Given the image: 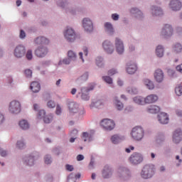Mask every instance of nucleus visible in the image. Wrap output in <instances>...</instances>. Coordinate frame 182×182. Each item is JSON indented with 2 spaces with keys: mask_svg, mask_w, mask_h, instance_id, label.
Returning a JSON list of instances; mask_svg holds the SVG:
<instances>
[{
  "mask_svg": "<svg viewBox=\"0 0 182 182\" xmlns=\"http://www.w3.org/2000/svg\"><path fill=\"white\" fill-rule=\"evenodd\" d=\"M156 174V168L153 164H146L141 168L139 176L142 180H151Z\"/></svg>",
  "mask_w": 182,
  "mask_h": 182,
  "instance_id": "obj_1",
  "label": "nucleus"
},
{
  "mask_svg": "<svg viewBox=\"0 0 182 182\" xmlns=\"http://www.w3.org/2000/svg\"><path fill=\"white\" fill-rule=\"evenodd\" d=\"M174 36V27L171 23H164L161 28L159 36L166 41L171 39Z\"/></svg>",
  "mask_w": 182,
  "mask_h": 182,
  "instance_id": "obj_2",
  "label": "nucleus"
},
{
  "mask_svg": "<svg viewBox=\"0 0 182 182\" xmlns=\"http://www.w3.org/2000/svg\"><path fill=\"white\" fill-rule=\"evenodd\" d=\"M95 87H96L95 82H91L87 86L81 87L80 92H78V95H80V97L84 102H89V100H90L89 92H92V90H95Z\"/></svg>",
  "mask_w": 182,
  "mask_h": 182,
  "instance_id": "obj_3",
  "label": "nucleus"
},
{
  "mask_svg": "<svg viewBox=\"0 0 182 182\" xmlns=\"http://www.w3.org/2000/svg\"><path fill=\"white\" fill-rule=\"evenodd\" d=\"M117 177L121 181H129L132 177V171L127 166H121L117 169Z\"/></svg>",
  "mask_w": 182,
  "mask_h": 182,
  "instance_id": "obj_4",
  "label": "nucleus"
},
{
  "mask_svg": "<svg viewBox=\"0 0 182 182\" xmlns=\"http://www.w3.org/2000/svg\"><path fill=\"white\" fill-rule=\"evenodd\" d=\"M58 6L65 9L67 14H70L71 15H76L77 12V6L75 2H69L61 1L58 3Z\"/></svg>",
  "mask_w": 182,
  "mask_h": 182,
  "instance_id": "obj_5",
  "label": "nucleus"
},
{
  "mask_svg": "<svg viewBox=\"0 0 182 182\" xmlns=\"http://www.w3.org/2000/svg\"><path fill=\"white\" fill-rule=\"evenodd\" d=\"M63 37L66 42L68 43H73L76 38H77V35L76 34V31L75 29L70 26L66 27L63 32Z\"/></svg>",
  "mask_w": 182,
  "mask_h": 182,
  "instance_id": "obj_6",
  "label": "nucleus"
},
{
  "mask_svg": "<svg viewBox=\"0 0 182 182\" xmlns=\"http://www.w3.org/2000/svg\"><path fill=\"white\" fill-rule=\"evenodd\" d=\"M82 27L86 33H92L95 31V23H93V19L90 17H85L82 18Z\"/></svg>",
  "mask_w": 182,
  "mask_h": 182,
  "instance_id": "obj_7",
  "label": "nucleus"
},
{
  "mask_svg": "<svg viewBox=\"0 0 182 182\" xmlns=\"http://www.w3.org/2000/svg\"><path fill=\"white\" fill-rule=\"evenodd\" d=\"M131 137L135 141H141L144 137V129L141 127H135L131 132Z\"/></svg>",
  "mask_w": 182,
  "mask_h": 182,
  "instance_id": "obj_8",
  "label": "nucleus"
},
{
  "mask_svg": "<svg viewBox=\"0 0 182 182\" xmlns=\"http://www.w3.org/2000/svg\"><path fill=\"white\" fill-rule=\"evenodd\" d=\"M144 160L143 154L139 152H134L129 158V161L132 166H139L141 164Z\"/></svg>",
  "mask_w": 182,
  "mask_h": 182,
  "instance_id": "obj_9",
  "label": "nucleus"
},
{
  "mask_svg": "<svg viewBox=\"0 0 182 182\" xmlns=\"http://www.w3.org/2000/svg\"><path fill=\"white\" fill-rule=\"evenodd\" d=\"M21 102L18 100H13L9 105V112L11 114H19L21 113Z\"/></svg>",
  "mask_w": 182,
  "mask_h": 182,
  "instance_id": "obj_10",
  "label": "nucleus"
},
{
  "mask_svg": "<svg viewBox=\"0 0 182 182\" xmlns=\"http://www.w3.org/2000/svg\"><path fill=\"white\" fill-rule=\"evenodd\" d=\"M26 55V47L22 44L17 45L14 50V56L16 59H22Z\"/></svg>",
  "mask_w": 182,
  "mask_h": 182,
  "instance_id": "obj_11",
  "label": "nucleus"
},
{
  "mask_svg": "<svg viewBox=\"0 0 182 182\" xmlns=\"http://www.w3.org/2000/svg\"><path fill=\"white\" fill-rule=\"evenodd\" d=\"M102 49L107 55L114 53V44L110 40H105L102 43Z\"/></svg>",
  "mask_w": 182,
  "mask_h": 182,
  "instance_id": "obj_12",
  "label": "nucleus"
},
{
  "mask_svg": "<svg viewBox=\"0 0 182 182\" xmlns=\"http://www.w3.org/2000/svg\"><path fill=\"white\" fill-rule=\"evenodd\" d=\"M129 13L137 21H143L144 19V13L139 7H131L129 9Z\"/></svg>",
  "mask_w": 182,
  "mask_h": 182,
  "instance_id": "obj_13",
  "label": "nucleus"
},
{
  "mask_svg": "<svg viewBox=\"0 0 182 182\" xmlns=\"http://www.w3.org/2000/svg\"><path fill=\"white\" fill-rule=\"evenodd\" d=\"M66 105L70 114L73 115L79 112V103L69 100L67 101Z\"/></svg>",
  "mask_w": 182,
  "mask_h": 182,
  "instance_id": "obj_14",
  "label": "nucleus"
},
{
  "mask_svg": "<svg viewBox=\"0 0 182 182\" xmlns=\"http://www.w3.org/2000/svg\"><path fill=\"white\" fill-rule=\"evenodd\" d=\"M138 69L137 63L134 61H129L125 66V70L128 75H134Z\"/></svg>",
  "mask_w": 182,
  "mask_h": 182,
  "instance_id": "obj_15",
  "label": "nucleus"
},
{
  "mask_svg": "<svg viewBox=\"0 0 182 182\" xmlns=\"http://www.w3.org/2000/svg\"><path fill=\"white\" fill-rule=\"evenodd\" d=\"M48 53H49V49L46 46H38L35 51H34V55L37 58H45Z\"/></svg>",
  "mask_w": 182,
  "mask_h": 182,
  "instance_id": "obj_16",
  "label": "nucleus"
},
{
  "mask_svg": "<svg viewBox=\"0 0 182 182\" xmlns=\"http://www.w3.org/2000/svg\"><path fill=\"white\" fill-rule=\"evenodd\" d=\"M114 46L118 55H123V53H124V43L122 38L119 37L115 38Z\"/></svg>",
  "mask_w": 182,
  "mask_h": 182,
  "instance_id": "obj_17",
  "label": "nucleus"
},
{
  "mask_svg": "<svg viewBox=\"0 0 182 182\" xmlns=\"http://www.w3.org/2000/svg\"><path fill=\"white\" fill-rule=\"evenodd\" d=\"M114 173V169H113L112 166L105 165L102 170V178L105 180H109V178H112V177H113Z\"/></svg>",
  "mask_w": 182,
  "mask_h": 182,
  "instance_id": "obj_18",
  "label": "nucleus"
},
{
  "mask_svg": "<svg viewBox=\"0 0 182 182\" xmlns=\"http://www.w3.org/2000/svg\"><path fill=\"white\" fill-rule=\"evenodd\" d=\"M100 126H102L104 130H107V132H110L114 129V121L109 119H104L100 122Z\"/></svg>",
  "mask_w": 182,
  "mask_h": 182,
  "instance_id": "obj_19",
  "label": "nucleus"
},
{
  "mask_svg": "<svg viewBox=\"0 0 182 182\" xmlns=\"http://www.w3.org/2000/svg\"><path fill=\"white\" fill-rule=\"evenodd\" d=\"M35 161H36V158L33 154L26 155L22 159L23 164H24V166H27L28 167L35 166Z\"/></svg>",
  "mask_w": 182,
  "mask_h": 182,
  "instance_id": "obj_20",
  "label": "nucleus"
},
{
  "mask_svg": "<svg viewBox=\"0 0 182 182\" xmlns=\"http://www.w3.org/2000/svg\"><path fill=\"white\" fill-rule=\"evenodd\" d=\"M168 6L173 12H178L181 11L182 2L180 0H171Z\"/></svg>",
  "mask_w": 182,
  "mask_h": 182,
  "instance_id": "obj_21",
  "label": "nucleus"
},
{
  "mask_svg": "<svg viewBox=\"0 0 182 182\" xmlns=\"http://www.w3.org/2000/svg\"><path fill=\"white\" fill-rule=\"evenodd\" d=\"M182 141V130L180 128L176 129L172 134V141L175 144H179Z\"/></svg>",
  "mask_w": 182,
  "mask_h": 182,
  "instance_id": "obj_22",
  "label": "nucleus"
},
{
  "mask_svg": "<svg viewBox=\"0 0 182 182\" xmlns=\"http://www.w3.org/2000/svg\"><path fill=\"white\" fill-rule=\"evenodd\" d=\"M104 31L108 36H114V33H116L114 27L111 22H105L104 23Z\"/></svg>",
  "mask_w": 182,
  "mask_h": 182,
  "instance_id": "obj_23",
  "label": "nucleus"
},
{
  "mask_svg": "<svg viewBox=\"0 0 182 182\" xmlns=\"http://www.w3.org/2000/svg\"><path fill=\"white\" fill-rule=\"evenodd\" d=\"M151 15L154 18L163 16L164 15V11H163V9H161V7L154 5L151 7Z\"/></svg>",
  "mask_w": 182,
  "mask_h": 182,
  "instance_id": "obj_24",
  "label": "nucleus"
},
{
  "mask_svg": "<svg viewBox=\"0 0 182 182\" xmlns=\"http://www.w3.org/2000/svg\"><path fill=\"white\" fill-rule=\"evenodd\" d=\"M154 79L156 83H163L164 80V72H163V70L156 69L154 73Z\"/></svg>",
  "mask_w": 182,
  "mask_h": 182,
  "instance_id": "obj_25",
  "label": "nucleus"
},
{
  "mask_svg": "<svg viewBox=\"0 0 182 182\" xmlns=\"http://www.w3.org/2000/svg\"><path fill=\"white\" fill-rule=\"evenodd\" d=\"M50 41L48 40V38L43 36H39L33 39V43L34 45H49Z\"/></svg>",
  "mask_w": 182,
  "mask_h": 182,
  "instance_id": "obj_26",
  "label": "nucleus"
},
{
  "mask_svg": "<svg viewBox=\"0 0 182 182\" xmlns=\"http://www.w3.org/2000/svg\"><path fill=\"white\" fill-rule=\"evenodd\" d=\"M165 52L166 48H164V46L159 44L156 46L154 53L156 58H159V59L164 58Z\"/></svg>",
  "mask_w": 182,
  "mask_h": 182,
  "instance_id": "obj_27",
  "label": "nucleus"
},
{
  "mask_svg": "<svg viewBox=\"0 0 182 182\" xmlns=\"http://www.w3.org/2000/svg\"><path fill=\"white\" fill-rule=\"evenodd\" d=\"M158 122L161 124H168L170 122V118H168V114L166 112H161L157 115Z\"/></svg>",
  "mask_w": 182,
  "mask_h": 182,
  "instance_id": "obj_28",
  "label": "nucleus"
},
{
  "mask_svg": "<svg viewBox=\"0 0 182 182\" xmlns=\"http://www.w3.org/2000/svg\"><path fill=\"white\" fill-rule=\"evenodd\" d=\"M18 127L23 132H28L31 129V124L26 119H21L18 122Z\"/></svg>",
  "mask_w": 182,
  "mask_h": 182,
  "instance_id": "obj_29",
  "label": "nucleus"
},
{
  "mask_svg": "<svg viewBox=\"0 0 182 182\" xmlns=\"http://www.w3.org/2000/svg\"><path fill=\"white\" fill-rule=\"evenodd\" d=\"M126 140V136L124 135L114 134L111 137V141L113 144H119L122 141Z\"/></svg>",
  "mask_w": 182,
  "mask_h": 182,
  "instance_id": "obj_30",
  "label": "nucleus"
},
{
  "mask_svg": "<svg viewBox=\"0 0 182 182\" xmlns=\"http://www.w3.org/2000/svg\"><path fill=\"white\" fill-rule=\"evenodd\" d=\"M142 84L148 90H154V82L149 78H144L142 80Z\"/></svg>",
  "mask_w": 182,
  "mask_h": 182,
  "instance_id": "obj_31",
  "label": "nucleus"
},
{
  "mask_svg": "<svg viewBox=\"0 0 182 182\" xmlns=\"http://www.w3.org/2000/svg\"><path fill=\"white\" fill-rule=\"evenodd\" d=\"M84 56L87 57L89 56V48L86 46H82V51L78 53L79 59L81 60L82 63H85V58Z\"/></svg>",
  "mask_w": 182,
  "mask_h": 182,
  "instance_id": "obj_32",
  "label": "nucleus"
},
{
  "mask_svg": "<svg viewBox=\"0 0 182 182\" xmlns=\"http://www.w3.org/2000/svg\"><path fill=\"white\" fill-rule=\"evenodd\" d=\"M172 52L176 55L182 53V44L180 42H176L172 45Z\"/></svg>",
  "mask_w": 182,
  "mask_h": 182,
  "instance_id": "obj_33",
  "label": "nucleus"
},
{
  "mask_svg": "<svg viewBox=\"0 0 182 182\" xmlns=\"http://www.w3.org/2000/svg\"><path fill=\"white\" fill-rule=\"evenodd\" d=\"M157 100H159V97L156 95L151 94L145 97V105L156 103Z\"/></svg>",
  "mask_w": 182,
  "mask_h": 182,
  "instance_id": "obj_34",
  "label": "nucleus"
},
{
  "mask_svg": "<svg viewBox=\"0 0 182 182\" xmlns=\"http://www.w3.org/2000/svg\"><path fill=\"white\" fill-rule=\"evenodd\" d=\"M132 100L139 106H144L146 105V98L139 95L134 97Z\"/></svg>",
  "mask_w": 182,
  "mask_h": 182,
  "instance_id": "obj_35",
  "label": "nucleus"
},
{
  "mask_svg": "<svg viewBox=\"0 0 182 182\" xmlns=\"http://www.w3.org/2000/svg\"><path fill=\"white\" fill-rule=\"evenodd\" d=\"M113 103L116 109H118L119 112H121V110H123L124 105H123V102H122V101L119 100L118 97H114Z\"/></svg>",
  "mask_w": 182,
  "mask_h": 182,
  "instance_id": "obj_36",
  "label": "nucleus"
},
{
  "mask_svg": "<svg viewBox=\"0 0 182 182\" xmlns=\"http://www.w3.org/2000/svg\"><path fill=\"white\" fill-rule=\"evenodd\" d=\"M103 107V101L102 100H98L96 101H92L90 105V109H100Z\"/></svg>",
  "mask_w": 182,
  "mask_h": 182,
  "instance_id": "obj_37",
  "label": "nucleus"
},
{
  "mask_svg": "<svg viewBox=\"0 0 182 182\" xmlns=\"http://www.w3.org/2000/svg\"><path fill=\"white\" fill-rule=\"evenodd\" d=\"M30 89L33 93H38L41 90V84L38 82L34 81L31 82Z\"/></svg>",
  "mask_w": 182,
  "mask_h": 182,
  "instance_id": "obj_38",
  "label": "nucleus"
},
{
  "mask_svg": "<svg viewBox=\"0 0 182 182\" xmlns=\"http://www.w3.org/2000/svg\"><path fill=\"white\" fill-rule=\"evenodd\" d=\"M146 112H148V113H151L152 114H156L160 112V107L157 105H151L146 108Z\"/></svg>",
  "mask_w": 182,
  "mask_h": 182,
  "instance_id": "obj_39",
  "label": "nucleus"
},
{
  "mask_svg": "<svg viewBox=\"0 0 182 182\" xmlns=\"http://www.w3.org/2000/svg\"><path fill=\"white\" fill-rule=\"evenodd\" d=\"M16 147L18 150H24V149H26V141H25V139H21L18 140L16 144Z\"/></svg>",
  "mask_w": 182,
  "mask_h": 182,
  "instance_id": "obj_40",
  "label": "nucleus"
},
{
  "mask_svg": "<svg viewBox=\"0 0 182 182\" xmlns=\"http://www.w3.org/2000/svg\"><path fill=\"white\" fill-rule=\"evenodd\" d=\"M126 92L128 95H139V88L135 86H129L126 88Z\"/></svg>",
  "mask_w": 182,
  "mask_h": 182,
  "instance_id": "obj_41",
  "label": "nucleus"
},
{
  "mask_svg": "<svg viewBox=\"0 0 182 182\" xmlns=\"http://www.w3.org/2000/svg\"><path fill=\"white\" fill-rule=\"evenodd\" d=\"M95 65L97 68H105V60L102 56H97L95 58Z\"/></svg>",
  "mask_w": 182,
  "mask_h": 182,
  "instance_id": "obj_42",
  "label": "nucleus"
},
{
  "mask_svg": "<svg viewBox=\"0 0 182 182\" xmlns=\"http://www.w3.org/2000/svg\"><path fill=\"white\" fill-rule=\"evenodd\" d=\"M67 56L73 62H75L77 59V54H76V52L70 50L67 53Z\"/></svg>",
  "mask_w": 182,
  "mask_h": 182,
  "instance_id": "obj_43",
  "label": "nucleus"
},
{
  "mask_svg": "<svg viewBox=\"0 0 182 182\" xmlns=\"http://www.w3.org/2000/svg\"><path fill=\"white\" fill-rule=\"evenodd\" d=\"M43 160H44L45 164H46L47 166H50V164L53 163V159L52 158L51 154H46L44 156Z\"/></svg>",
  "mask_w": 182,
  "mask_h": 182,
  "instance_id": "obj_44",
  "label": "nucleus"
},
{
  "mask_svg": "<svg viewBox=\"0 0 182 182\" xmlns=\"http://www.w3.org/2000/svg\"><path fill=\"white\" fill-rule=\"evenodd\" d=\"M44 123L49 124L53 120V114H48L43 118Z\"/></svg>",
  "mask_w": 182,
  "mask_h": 182,
  "instance_id": "obj_45",
  "label": "nucleus"
},
{
  "mask_svg": "<svg viewBox=\"0 0 182 182\" xmlns=\"http://www.w3.org/2000/svg\"><path fill=\"white\" fill-rule=\"evenodd\" d=\"M95 168H96V160L92 156L91 157L90 161L88 164V168L89 170H95Z\"/></svg>",
  "mask_w": 182,
  "mask_h": 182,
  "instance_id": "obj_46",
  "label": "nucleus"
},
{
  "mask_svg": "<svg viewBox=\"0 0 182 182\" xmlns=\"http://www.w3.org/2000/svg\"><path fill=\"white\" fill-rule=\"evenodd\" d=\"M175 93L176 96H181L182 95V82L178 84L176 87H175Z\"/></svg>",
  "mask_w": 182,
  "mask_h": 182,
  "instance_id": "obj_47",
  "label": "nucleus"
},
{
  "mask_svg": "<svg viewBox=\"0 0 182 182\" xmlns=\"http://www.w3.org/2000/svg\"><path fill=\"white\" fill-rule=\"evenodd\" d=\"M89 79V72H85L80 77H78L77 80L80 82H86Z\"/></svg>",
  "mask_w": 182,
  "mask_h": 182,
  "instance_id": "obj_48",
  "label": "nucleus"
},
{
  "mask_svg": "<svg viewBox=\"0 0 182 182\" xmlns=\"http://www.w3.org/2000/svg\"><path fill=\"white\" fill-rule=\"evenodd\" d=\"M71 62H73L68 57L63 58V60H60L58 62V65H69Z\"/></svg>",
  "mask_w": 182,
  "mask_h": 182,
  "instance_id": "obj_49",
  "label": "nucleus"
},
{
  "mask_svg": "<svg viewBox=\"0 0 182 182\" xmlns=\"http://www.w3.org/2000/svg\"><path fill=\"white\" fill-rule=\"evenodd\" d=\"M47 107L48 109H55L56 107V102L53 100H48L47 102Z\"/></svg>",
  "mask_w": 182,
  "mask_h": 182,
  "instance_id": "obj_50",
  "label": "nucleus"
},
{
  "mask_svg": "<svg viewBox=\"0 0 182 182\" xmlns=\"http://www.w3.org/2000/svg\"><path fill=\"white\" fill-rule=\"evenodd\" d=\"M102 80L107 83V85H113V78L110 77V76H103Z\"/></svg>",
  "mask_w": 182,
  "mask_h": 182,
  "instance_id": "obj_51",
  "label": "nucleus"
},
{
  "mask_svg": "<svg viewBox=\"0 0 182 182\" xmlns=\"http://www.w3.org/2000/svg\"><path fill=\"white\" fill-rule=\"evenodd\" d=\"M166 140V136L164 135V134H159L157 136L156 141L159 143V144L164 143V141Z\"/></svg>",
  "mask_w": 182,
  "mask_h": 182,
  "instance_id": "obj_52",
  "label": "nucleus"
},
{
  "mask_svg": "<svg viewBox=\"0 0 182 182\" xmlns=\"http://www.w3.org/2000/svg\"><path fill=\"white\" fill-rule=\"evenodd\" d=\"M46 116L45 109H40L37 114L38 119H43Z\"/></svg>",
  "mask_w": 182,
  "mask_h": 182,
  "instance_id": "obj_53",
  "label": "nucleus"
},
{
  "mask_svg": "<svg viewBox=\"0 0 182 182\" xmlns=\"http://www.w3.org/2000/svg\"><path fill=\"white\" fill-rule=\"evenodd\" d=\"M18 38L21 39V41H23L26 39V33L23 30H20L19 34H18Z\"/></svg>",
  "mask_w": 182,
  "mask_h": 182,
  "instance_id": "obj_54",
  "label": "nucleus"
},
{
  "mask_svg": "<svg viewBox=\"0 0 182 182\" xmlns=\"http://www.w3.org/2000/svg\"><path fill=\"white\" fill-rule=\"evenodd\" d=\"M26 58L28 60H32L33 55L32 53V50H28L26 53Z\"/></svg>",
  "mask_w": 182,
  "mask_h": 182,
  "instance_id": "obj_55",
  "label": "nucleus"
},
{
  "mask_svg": "<svg viewBox=\"0 0 182 182\" xmlns=\"http://www.w3.org/2000/svg\"><path fill=\"white\" fill-rule=\"evenodd\" d=\"M90 134H89V133H87V132L82 133V140L84 141H90Z\"/></svg>",
  "mask_w": 182,
  "mask_h": 182,
  "instance_id": "obj_56",
  "label": "nucleus"
},
{
  "mask_svg": "<svg viewBox=\"0 0 182 182\" xmlns=\"http://www.w3.org/2000/svg\"><path fill=\"white\" fill-rule=\"evenodd\" d=\"M6 121V117H5V114L0 112V126H2L4 123Z\"/></svg>",
  "mask_w": 182,
  "mask_h": 182,
  "instance_id": "obj_57",
  "label": "nucleus"
},
{
  "mask_svg": "<svg viewBox=\"0 0 182 182\" xmlns=\"http://www.w3.org/2000/svg\"><path fill=\"white\" fill-rule=\"evenodd\" d=\"M55 114H57V116L62 114V107L59 104L56 105Z\"/></svg>",
  "mask_w": 182,
  "mask_h": 182,
  "instance_id": "obj_58",
  "label": "nucleus"
},
{
  "mask_svg": "<svg viewBox=\"0 0 182 182\" xmlns=\"http://www.w3.org/2000/svg\"><path fill=\"white\" fill-rule=\"evenodd\" d=\"M111 19H112V21H114L115 22H117V21L120 19V15H119L117 13L112 14L111 15Z\"/></svg>",
  "mask_w": 182,
  "mask_h": 182,
  "instance_id": "obj_59",
  "label": "nucleus"
},
{
  "mask_svg": "<svg viewBox=\"0 0 182 182\" xmlns=\"http://www.w3.org/2000/svg\"><path fill=\"white\" fill-rule=\"evenodd\" d=\"M167 73L170 77H176V70L173 69H168Z\"/></svg>",
  "mask_w": 182,
  "mask_h": 182,
  "instance_id": "obj_60",
  "label": "nucleus"
},
{
  "mask_svg": "<svg viewBox=\"0 0 182 182\" xmlns=\"http://www.w3.org/2000/svg\"><path fill=\"white\" fill-rule=\"evenodd\" d=\"M68 182H76V178H75V174L73 173L68 176Z\"/></svg>",
  "mask_w": 182,
  "mask_h": 182,
  "instance_id": "obj_61",
  "label": "nucleus"
},
{
  "mask_svg": "<svg viewBox=\"0 0 182 182\" xmlns=\"http://www.w3.org/2000/svg\"><path fill=\"white\" fill-rule=\"evenodd\" d=\"M117 73H119V71L115 68H112L108 71L109 76H113L114 75H117Z\"/></svg>",
  "mask_w": 182,
  "mask_h": 182,
  "instance_id": "obj_62",
  "label": "nucleus"
},
{
  "mask_svg": "<svg viewBox=\"0 0 182 182\" xmlns=\"http://www.w3.org/2000/svg\"><path fill=\"white\" fill-rule=\"evenodd\" d=\"M7 154H9L8 151L4 150L2 148H0V156H1V157H6Z\"/></svg>",
  "mask_w": 182,
  "mask_h": 182,
  "instance_id": "obj_63",
  "label": "nucleus"
},
{
  "mask_svg": "<svg viewBox=\"0 0 182 182\" xmlns=\"http://www.w3.org/2000/svg\"><path fill=\"white\" fill-rule=\"evenodd\" d=\"M25 75L26 77H32V71L30 69H26L25 70Z\"/></svg>",
  "mask_w": 182,
  "mask_h": 182,
  "instance_id": "obj_64",
  "label": "nucleus"
}]
</instances>
